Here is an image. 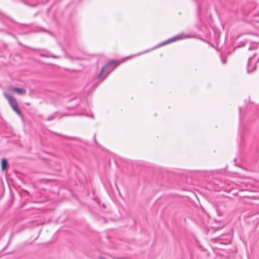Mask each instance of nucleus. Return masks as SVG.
<instances>
[{"mask_svg":"<svg viewBox=\"0 0 259 259\" xmlns=\"http://www.w3.org/2000/svg\"><path fill=\"white\" fill-rule=\"evenodd\" d=\"M248 50L253 51L252 56L248 59L247 66V72H251L255 69V63L259 62V44L252 43Z\"/></svg>","mask_w":259,"mask_h":259,"instance_id":"obj_1","label":"nucleus"},{"mask_svg":"<svg viewBox=\"0 0 259 259\" xmlns=\"http://www.w3.org/2000/svg\"><path fill=\"white\" fill-rule=\"evenodd\" d=\"M118 65V62L115 60L109 61L101 69L98 78L103 81L107 75Z\"/></svg>","mask_w":259,"mask_h":259,"instance_id":"obj_2","label":"nucleus"},{"mask_svg":"<svg viewBox=\"0 0 259 259\" xmlns=\"http://www.w3.org/2000/svg\"><path fill=\"white\" fill-rule=\"evenodd\" d=\"M5 97L9 102L12 109L19 116H22V113L20 110L16 100L11 95L7 93L4 94Z\"/></svg>","mask_w":259,"mask_h":259,"instance_id":"obj_3","label":"nucleus"},{"mask_svg":"<svg viewBox=\"0 0 259 259\" xmlns=\"http://www.w3.org/2000/svg\"><path fill=\"white\" fill-rule=\"evenodd\" d=\"M187 37V36H185L184 34H180L178 35H176L171 38H169L164 41L162 42L160 44L158 45V47H162L163 46L167 45L168 44H170L171 42L176 41L178 40H180L184 38Z\"/></svg>","mask_w":259,"mask_h":259,"instance_id":"obj_4","label":"nucleus"},{"mask_svg":"<svg viewBox=\"0 0 259 259\" xmlns=\"http://www.w3.org/2000/svg\"><path fill=\"white\" fill-rule=\"evenodd\" d=\"M12 90L17 93L19 95H24L26 93V90L22 88H13Z\"/></svg>","mask_w":259,"mask_h":259,"instance_id":"obj_5","label":"nucleus"},{"mask_svg":"<svg viewBox=\"0 0 259 259\" xmlns=\"http://www.w3.org/2000/svg\"><path fill=\"white\" fill-rule=\"evenodd\" d=\"M60 113H59L58 112H56L52 115L48 116L47 118V120L51 121V120L54 119L55 118H56L58 116V115H60Z\"/></svg>","mask_w":259,"mask_h":259,"instance_id":"obj_6","label":"nucleus"},{"mask_svg":"<svg viewBox=\"0 0 259 259\" xmlns=\"http://www.w3.org/2000/svg\"><path fill=\"white\" fill-rule=\"evenodd\" d=\"M8 162L7 159L3 158L1 162V167L3 170H4L7 166Z\"/></svg>","mask_w":259,"mask_h":259,"instance_id":"obj_7","label":"nucleus"},{"mask_svg":"<svg viewBox=\"0 0 259 259\" xmlns=\"http://www.w3.org/2000/svg\"><path fill=\"white\" fill-rule=\"evenodd\" d=\"M62 137H64V138H67V139H70V140H78V138H76V137H67V136H63V135H62Z\"/></svg>","mask_w":259,"mask_h":259,"instance_id":"obj_8","label":"nucleus"},{"mask_svg":"<svg viewBox=\"0 0 259 259\" xmlns=\"http://www.w3.org/2000/svg\"><path fill=\"white\" fill-rule=\"evenodd\" d=\"M221 60L224 64H226L227 62L226 58H224L223 56H221Z\"/></svg>","mask_w":259,"mask_h":259,"instance_id":"obj_9","label":"nucleus"},{"mask_svg":"<svg viewBox=\"0 0 259 259\" xmlns=\"http://www.w3.org/2000/svg\"><path fill=\"white\" fill-rule=\"evenodd\" d=\"M41 56H42V57H49V56L48 55H45V54H40V55Z\"/></svg>","mask_w":259,"mask_h":259,"instance_id":"obj_10","label":"nucleus"},{"mask_svg":"<svg viewBox=\"0 0 259 259\" xmlns=\"http://www.w3.org/2000/svg\"><path fill=\"white\" fill-rule=\"evenodd\" d=\"M52 58H59V56H55V55H52L51 56Z\"/></svg>","mask_w":259,"mask_h":259,"instance_id":"obj_11","label":"nucleus"},{"mask_svg":"<svg viewBox=\"0 0 259 259\" xmlns=\"http://www.w3.org/2000/svg\"><path fill=\"white\" fill-rule=\"evenodd\" d=\"M239 111H240V117H241V114H242V111L241 108H239Z\"/></svg>","mask_w":259,"mask_h":259,"instance_id":"obj_12","label":"nucleus"},{"mask_svg":"<svg viewBox=\"0 0 259 259\" xmlns=\"http://www.w3.org/2000/svg\"><path fill=\"white\" fill-rule=\"evenodd\" d=\"M148 52V51H146L145 52H143V53H146V52ZM143 54V53H140V54H139V55H140V54Z\"/></svg>","mask_w":259,"mask_h":259,"instance_id":"obj_13","label":"nucleus"},{"mask_svg":"<svg viewBox=\"0 0 259 259\" xmlns=\"http://www.w3.org/2000/svg\"><path fill=\"white\" fill-rule=\"evenodd\" d=\"M26 104L27 105H30V103H26Z\"/></svg>","mask_w":259,"mask_h":259,"instance_id":"obj_14","label":"nucleus"},{"mask_svg":"<svg viewBox=\"0 0 259 259\" xmlns=\"http://www.w3.org/2000/svg\"><path fill=\"white\" fill-rule=\"evenodd\" d=\"M35 6H36V5H32V7H35Z\"/></svg>","mask_w":259,"mask_h":259,"instance_id":"obj_15","label":"nucleus"}]
</instances>
